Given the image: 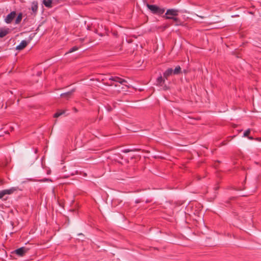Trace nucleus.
<instances>
[{
    "label": "nucleus",
    "mask_w": 261,
    "mask_h": 261,
    "mask_svg": "<svg viewBox=\"0 0 261 261\" xmlns=\"http://www.w3.org/2000/svg\"><path fill=\"white\" fill-rule=\"evenodd\" d=\"M52 1L51 0H43V4L46 7L51 8L52 7Z\"/></svg>",
    "instance_id": "obj_13"
},
{
    "label": "nucleus",
    "mask_w": 261,
    "mask_h": 261,
    "mask_svg": "<svg viewBox=\"0 0 261 261\" xmlns=\"http://www.w3.org/2000/svg\"><path fill=\"white\" fill-rule=\"evenodd\" d=\"M248 138L249 139V140H253L254 139H255L253 137H248Z\"/></svg>",
    "instance_id": "obj_22"
},
{
    "label": "nucleus",
    "mask_w": 261,
    "mask_h": 261,
    "mask_svg": "<svg viewBox=\"0 0 261 261\" xmlns=\"http://www.w3.org/2000/svg\"><path fill=\"white\" fill-rule=\"evenodd\" d=\"M64 113L65 111L59 110L54 114V117L55 118H57Z\"/></svg>",
    "instance_id": "obj_17"
},
{
    "label": "nucleus",
    "mask_w": 261,
    "mask_h": 261,
    "mask_svg": "<svg viewBox=\"0 0 261 261\" xmlns=\"http://www.w3.org/2000/svg\"><path fill=\"white\" fill-rule=\"evenodd\" d=\"M166 19L173 20L175 22V23L173 24L175 25H179L181 24V22L180 20L178 18H177L176 16H175V17H167V16Z\"/></svg>",
    "instance_id": "obj_9"
},
{
    "label": "nucleus",
    "mask_w": 261,
    "mask_h": 261,
    "mask_svg": "<svg viewBox=\"0 0 261 261\" xmlns=\"http://www.w3.org/2000/svg\"><path fill=\"white\" fill-rule=\"evenodd\" d=\"M173 74V69L171 68H168L164 73H163V76L164 78L166 79V80L168 79V78L171 76L172 74Z\"/></svg>",
    "instance_id": "obj_8"
},
{
    "label": "nucleus",
    "mask_w": 261,
    "mask_h": 261,
    "mask_svg": "<svg viewBox=\"0 0 261 261\" xmlns=\"http://www.w3.org/2000/svg\"><path fill=\"white\" fill-rule=\"evenodd\" d=\"M73 110H74V111L75 112H77V109H76L75 108H73Z\"/></svg>",
    "instance_id": "obj_28"
},
{
    "label": "nucleus",
    "mask_w": 261,
    "mask_h": 261,
    "mask_svg": "<svg viewBox=\"0 0 261 261\" xmlns=\"http://www.w3.org/2000/svg\"><path fill=\"white\" fill-rule=\"evenodd\" d=\"M255 140L258 141H261V138H256L255 139Z\"/></svg>",
    "instance_id": "obj_23"
},
{
    "label": "nucleus",
    "mask_w": 261,
    "mask_h": 261,
    "mask_svg": "<svg viewBox=\"0 0 261 261\" xmlns=\"http://www.w3.org/2000/svg\"><path fill=\"white\" fill-rule=\"evenodd\" d=\"M48 179H45V180H44L43 181H47L48 180Z\"/></svg>",
    "instance_id": "obj_29"
},
{
    "label": "nucleus",
    "mask_w": 261,
    "mask_h": 261,
    "mask_svg": "<svg viewBox=\"0 0 261 261\" xmlns=\"http://www.w3.org/2000/svg\"><path fill=\"white\" fill-rule=\"evenodd\" d=\"M0 183H1V184H4V181H3V179H0Z\"/></svg>",
    "instance_id": "obj_25"
},
{
    "label": "nucleus",
    "mask_w": 261,
    "mask_h": 261,
    "mask_svg": "<svg viewBox=\"0 0 261 261\" xmlns=\"http://www.w3.org/2000/svg\"><path fill=\"white\" fill-rule=\"evenodd\" d=\"M157 82L159 84H161L162 83H164V80L163 79V77H162V76H160L159 77H158L157 79Z\"/></svg>",
    "instance_id": "obj_18"
},
{
    "label": "nucleus",
    "mask_w": 261,
    "mask_h": 261,
    "mask_svg": "<svg viewBox=\"0 0 261 261\" xmlns=\"http://www.w3.org/2000/svg\"><path fill=\"white\" fill-rule=\"evenodd\" d=\"M28 42L25 40H22L20 44L17 46L16 49L18 50H21L24 48L28 45Z\"/></svg>",
    "instance_id": "obj_11"
},
{
    "label": "nucleus",
    "mask_w": 261,
    "mask_h": 261,
    "mask_svg": "<svg viewBox=\"0 0 261 261\" xmlns=\"http://www.w3.org/2000/svg\"><path fill=\"white\" fill-rule=\"evenodd\" d=\"M15 11H12L5 18V21L7 23H10L16 16Z\"/></svg>",
    "instance_id": "obj_6"
},
{
    "label": "nucleus",
    "mask_w": 261,
    "mask_h": 261,
    "mask_svg": "<svg viewBox=\"0 0 261 261\" xmlns=\"http://www.w3.org/2000/svg\"><path fill=\"white\" fill-rule=\"evenodd\" d=\"M109 81H111L110 86L117 87L118 85L117 84V83H118L122 85L125 86L127 88L129 87V86L125 84L127 83L125 80L121 79L118 76H111L109 78Z\"/></svg>",
    "instance_id": "obj_1"
},
{
    "label": "nucleus",
    "mask_w": 261,
    "mask_h": 261,
    "mask_svg": "<svg viewBox=\"0 0 261 261\" xmlns=\"http://www.w3.org/2000/svg\"><path fill=\"white\" fill-rule=\"evenodd\" d=\"M64 113L65 111L59 110L54 114V117L55 118H57Z\"/></svg>",
    "instance_id": "obj_16"
},
{
    "label": "nucleus",
    "mask_w": 261,
    "mask_h": 261,
    "mask_svg": "<svg viewBox=\"0 0 261 261\" xmlns=\"http://www.w3.org/2000/svg\"><path fill=\"white\" fill-rule=\"evenodd\" d=\"M31 10L34 13L37 12L38 10V3L37 2H33L32 3Z\"/></svg>",
    "instance_id": "obj_12"
},
{
    "label": "nucleus",
    "mask_w": 261,
    "mask_h": 261,
    "mask_svg": "<svg viewBox=\"0 0 261 261\" xmlns=\"http://www.w3.org/2000/svg\"><path fill=\"white\" fill-rule=\"evenodd\" d=\"M179 10L175 9H168L165 13V14L163 15V17L166 19V17H175L178 15Z\"/></svg>",
    "instance_id": "obj_4"
},
{
    "label": "nucleus",
    "mask_w": 261,
    "mask_h": 261,
    "mask_svg": "<svg viewBox=\"0 0 261 261\" xmlns=\"http://www.w3.org/2000/svg\"><path fill=\"white\" fill-rule=\"evenodd\" d=\"M146 7L153 14H155L162 15L165 12V11L164 8H161L154 5L146 4Z\"/></svg>",
    "instance_id": "obj_3"
},
{
    "label": "nucleus",
    "mask_w": 261,
    "mask_h": 261,
    "mask_svg": "<svg viewBox=\"0 0 261 261\" xmlns=\"http://www.w3.org/2000/svg\"><path fill=\"white\" fill-rule=\"evenodd\" d=\"M110 82H107V83H104L103 84L106 85V86H110Z\"/></svg>",
    "instance_id": "obj_21"
},
{
    "label": "nucleus",
    "mask_w": 261,
    "mask_h": 261,
    "mask_svg": "<svg viewBox=\"0 0 261 261\" xmlns=\"http://www.w3.org/2000/svg\"><path fill=\"white\" fill-rule=\"evenodd\" d=\"M10 30L8 28H0V38H3L9 34Z\"/></svg>",
    "instance_id": "obj_10"
},
{
    "label": "nucleus",
    "mask_w": 261,
    "mask_h": 261,
    "mask_svg": "<svg viewBox=\"0 0 261 261\" xmlns=\"http://www.w3.org/2000/svg\"><path fill=\"white\" fill-rule=\"evenodd\" d=\"M28 248L25 247H22L15 250L14 251V253L19 256H23L28 252Z\"/></svg>",
    "instance_id": "obj_5"
},
{
    "label": "nucleus",
    "mask_w": 261,
    "mask_h": 261,
    "mask_svg": "<svg viewBox=\"0 0 261 261\" xmlns=\"http://www.w3.org/2000/svg\"><path fill=\"white\" fill-rule=\"evenodd\" d=\"M169 27V25H168V24H167V25H166L164 27V28H165H165H168Z\"/></svg>",
    "instance_id": "obj_27"
},
{
    "label": "nucleus",
    "mask_w": 261,
    "mask_h": 261,
    "mask_svg": "<svg viewBox=\"0 0 261 261\" xmlns=\"http://www.w3.org/2000/svg\"><path fill=\"white\" fill-rule=\"evenodd\" d=\"M250 133V129H247L244 133L243 136L245 137H248L249 134Z\"/></svg>",
    "instance_id": "obj_20"
},
{
    "label": "nucleus",
    "mask_w": 261,
    "mask_h": 261,
    "mask_svg": "<svg viewBox=\"0 0 261 261\" xmlns=\"http://www.w3.org/2000/svg\"><path fill=\"white\" fill-rule=\"evenodd\" d=\"M18 189V187H11L8 189L3 190L0 191V199H3V200H7V197H6L7 195H11L14 193L15 192L17 191Z\"/></svg>",
    "instance_id": "obj_2"
},
{
    "label": "nucleus",
    "mask_w": 261,
    "mask_h": 261,
    "mask_svg": "<svg viewBox=\"0 0 261 261\" xmlns=\"http://www.w3.org/2000/svg\"><path fill=\"white\" fill-rule=\"evenodd\" d=\"M173 74L177 75L181 73V68L180 66H177L174 70H173Z\"/></svg>",
    "instance_id": "obj_14"
},
{
    "label": "nucleus",
    "mask_w": 261,
    "mask_h": 261,
    "mask_svg": "<svg viewBox=\"0 0 261 261\" xmlns=\"http://www.w3.org/2000/svg\"><path fill=\"white\" fill-rule=\"evenodd\" d=\"M129 150L128 149H125V150L123 151V152H129Z\"/></svg>",
    "instance_id": "obj_24"
},
{
    "label": "nucleus",
    "mask_w": 261,
    "mask_h": 261,
    "mask_svg": "<svg viewBox=\"0 0 261 261\" xmlns=\"http://www.w3.org/2000/svg\"><path fill=\"white\" fill-rule=\"evenodd\" d=\"M79 48L77 46H73V47L70 49V50L68 51L67 53H71L72 52L77 50Z\"/></svg>",
    "instance_id": "obj_19"
},
{
    "label": "nucleus",
    "mask_w": 261,
    "mask_h": 261,
    "mask_svg": "<svg viewBox=\"0 0 261 261\" xmlns=\"http://www.w3.org/2000/svg\"><path fill=\"white\" fill-rule=\"evenodd\" d=\"M22 14L21 13H19L15 19V23L19 24L22 20Z\"/></svg>",
    "instance_id": "obj_15"
},
{
    "label": "nucleus",
    "mask_w": 261,
    "mask_h": 261,
    "mask_svg": "<svg viewBox=\"0 0 261 261\" xmlns=\"http://www.w3.org/2000/svg\"><path fill=\"white\" fill-rule=\"evenodd\" d=\"M147 0H143V2H144L145 4H148V3H147Z\"/></svg>",
    "instance_id": "obj_26"
},
{
    "label": "nucleus",
    "mask_w": 261,
    "mask_h": 261,
    "mask_svg": "<svg viewBox=\"0 0 261 261\" xmlns=\"http://www.w3.org/2000/svg\"><path fill=\"white\" fill-rule=\"evenodd\" d=\"M75 89H72L70 91H68L67 92L62 93L60 95V96L63 98H65L66 99H68L70 98L71 96L73 95V93L75 92Z\"/></svg>",
    "instance_id": "obj_7"
}]
</instances>
